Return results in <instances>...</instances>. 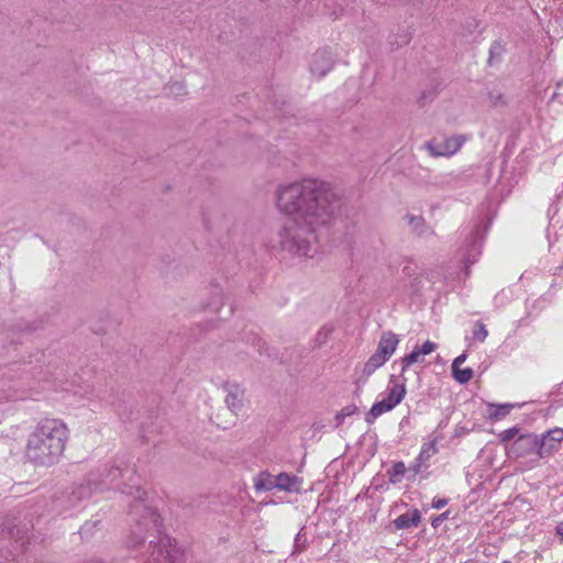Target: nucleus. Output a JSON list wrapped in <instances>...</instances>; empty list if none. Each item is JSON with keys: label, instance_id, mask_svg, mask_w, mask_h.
<instances>
[{"label": "nucleus", "instance_id": "1", "mask_svg": "<svg viewBox=\"0 0 563 563\" xmlns=\"http://www.w3.org/2000/svg\"><path fill=\"white\" fill-rule=\"evenodd\" d=\"M340 207V196L324 180L305 178L284 187V247L311 256L317 230L330 223Z\"/></svg>", "mask_w": 563, "mask_h": 563}, {"label": "nucleus", "instance_id": "2", "mask_svg": "<svg viewBox=\"0 0 563 563\" xmlns=\"http://www.w3.org/2000/svg\"><path fill=\"white\" fill-rule=\"evenodd\" d=\"M68 434V428L62 420H41L27 438L26 459L38 466L54 465L63 455Z\"/></svg>", "mask_w": 563, "mask_h": 563}, {"label": "nucleus", "instance_id": "3", "mask_svg": "<svg viewBox=\"0 0 563 563\" xmlns=\"http://www.w3.org/2000/svg\"><path fill=\"white\" fill-rule=\"evenodd\" d=\"M122 476L123 470L119 466L107 467L101 473H90L87 479V486L80 485L73 492V494L77 496L78 500L87 498L90 496L92 490L109 487Z\"/></svg>", "mask_w": 563, "mask_h": 563}, {"label": "nucleus", "instance_id": "4", "mask_svg": "<svg viewBox=\"0 0 563 563\" xmlns=\"http://www.w3.org/2000/svg\"><path fill=\"white\" fill-rule=\"evenodd\" d=\"M406 395V386L404 383L390 380L383 398L375 402L368 413L369 417L376 419L380 415L390 411L401 402Z\"/></svg>", "mask_w": 563, "mask_h": 563}, {"label": "nucleus", "instance_id": "5", "mask_svg": "<svg viewBox=\"0 0 563 563\" xmlns=\"http://www.w3.org/2000/svg\"><path fill=\"white\" fill-rule=\"evenodd\" d=\"M465 135H452L444 139H433L424 144V148L432 157L452 156L460 151L466 142Z\"/></svg>", "mask_w": 563, "mask_h": 563}, {"label": "nucleus", "instance_id": "6", "mask_svg": "<svg viewBox=\"0 0 563 563\" xmlns=\"http://www.w3.org/2000/svg\"><path fill=\"white\" fill-rule=\"evenodd\" d=\"M334 66V57L331 48L322 47L317 49L310 60V73L316 78H323Z\"/></svg>", "mask_w": 563, "mask_h": 563}, {"label": "nucleus", "instance_id": "7", "mask_svg": "<svg viewBox=\"0 0 563 563\" xmlns=\"http://www.w3.org/2000/svg\"><path fill=\"white\" fill-rule=\"evenodd\" d=\"M537 441L539 442V457L550 456L560 449L563 441V429H551L541 435H537Z\"/></svg>", "mask_w": 563, "mask_h": 563}, {"label": "nucleus", "instance_id": "8", "mask_svg": "<svg viewBox=\"0 0 563 563\" xmlns=\"http://www.w3.org/2000/svg\"><path fill=\"white\" fill-rule=\"evenodd\" d=\"M537 435L532 433L521 434L508 446L510 455L521 457L536 452L539 455Z\"/></svg>", "mask_w": 563, "mask_h": 563}, {"label": "nucleus", "instance_id": "9", "mask_svg": "<svg viewBox=\"0 0 563 563\" xmlns=\"http://www.w3.org/2000/svg\"><path fill=\"white\" fill-rule=\"evenodd\" d=\"M223 389L227 393L224 402L228 409L238 416L243 408L244 390L235 383H224Z\"/></svg>", "mask_w": 563, "mask_h": 563}, {"label": "nucleus", "instance_id": "10", "mask_svg": "<svg viewBox=\"0 0 563 563\" xmlns=\"http://www.w3.org/2000/svg\"><path fill=\"white\" fill-rule=\"evenodd\" d=\"M225 299L227 295L224 289L219 284H210L206 298L203 299V306L212 312H219L224 306Z\"/></svg>", "mask_w": 563, "mask_h": 563}, {"label": "nucleus", "instance_id": "11", "mask_svg": "<svg viewBox=\"0 0 563 563\" xmlns=\"http://www.w3.org/2000/svg\"><path fill=\"white\" fill-rule=\"evenodd\" d=\"M466 361V354H460L452 363V374L456 382L465 384L473 377V368L471 366H464Z\"/></svg>", "mask_w": 563, "mask_h": 563}, {"label": "nucleus", "instance_id": "12", "mask_svg": "<svg viewBox=\"0 0 563 563\" xmlns=\"http://www.w3.org/2000/svg\"><path fill=\"white\" fill-rule=\"evenodd\" d=\"M0 533L3 539H12L18 542L24 538L26 530L19 527L15 518H5L1 525Z\"/></svg>", "mask_w": 563, "mask_h": 563}, {"label": "nucleus", "instance_id": "13", "mask_svg": "<svg viewBox=\"0 0 563 563\" xmlns=\"http://www.w3.org/2000/svg\"><path fill=\"white\" fill-rule=\"evenodd\" d=\"M280 479L282 474L272 476L268 473H260L254 478V488L256 489V492H267L273 488H279L282 487Z\"/></svg>", "mask_w": 563, "mask_h": 563}, {"label": "nucleus", "instance_id": "14", "mask_svg": "<svg viewBox=\"0 0 563 563\" xmlns=\"http://www.w3.org/2000/svg\"><path fill=\"white\" fill-rule=\"evenodd\" d=\"M421 516L418 509H415L412 512H406L400 515L398 518L394 520V525L396 529H409L411 527H417L420 522Z\"/></svg>", "mask_w": 563, "mask_h": 563}, {"label": "nucleus", "instance_id": "15", "mask_svg": "<svg viewBox=\"0 0 563 563\" xmlns=\"http://www.w3.org/2000/svg\"><path fill=\"white\" fill-rule=\"evenodd\" d=\"M399 343L398 336L393 332H384L380 336L377 352H395Z\"/></svg>", "mask_w": 563, "mask_h": 563}, {"label": "nucleus", "instance_id": "16", "mask_svg": "<svg viewBox=\"0 0 563 563\" xmlns=\"http://www.w3.org/2000/svg\"><path fill=\"white\" fill-rule=\"evenodd\" d=\"M388 361L387 354H373L363 367L365 376L372 375L378 367Z\"/></svg>", "mask_w": 563, "mask_h": 563}, {"label": "nucleus", "instance_id": "17", "mask_svg": "<svg viewBox=\"0 0 563 563\" xmlns=\"http://www.w3.org/2000/svg\"><path fill=\"white\" fill-rule=\"evenodd\" d=\"M512 407H514V405H511V404H504V405L488 404L489 418L500 419L503 417H506L510 412Z\"/></svg>", "mask_w": 563, "mask_h": 563}, {"label": "nucleus", "instance_id": "18", "mask_svg": "<svg viewBox=\"0 0 563 563\" xmlns=\"http://www.w3.org/2000/svg\"><path fill=\"white\" fill-rule=\"evenodd\" d=\"M406 219L408 221V225L411 228L413 232L420 235L426 233L427 228L422 217L408 214Z\"/></svg>", "mask_w": 563, "mask_h": 563}, {"label": "nucleus", "instance_id": "19", "mask_svg": "<svg viewBox=\"0 0 563 563\" xmlns=\"http://www.w3.org/2000/svg\"><path fill=\"white\" fill-rule=\"evenodd\" d=\"M335 331V324L332 322L325 323L320 328L316 335V341L319 345L324 344L329 339H331L332 334Z\"/></svg>", "mask_w": 563, "mask_h": 563}, {"label": "nucleus", "instance_id": "20", "mask_svg": "<svg viewBox=\"0 0 563 563\" xmlns=\"http://www.w3.org/2000/svg\"><path fill=\"white\" fill-rule=\"evenodd\" d=\"M161 548L158 550V555L157 558L155 559L156 561H158L159 563L162 561H166V563L169 562V558H172V552L169 549H167V547H170L172 545V540L169 538H163L161 539Z\"/></svg>", "mask_w": 563, "mask_h": 563}, {"label": "nucleus", "instance_id": "21", "mask_svg": "<svg viewBox=\"0 0 563 563\" xmlns=\"http://www.w3.org/2000/svg\"><path fill=\"white\" fill-rule=\"evenodd\" d=\"M437 452H438V449H437L435 441L426 442V443H423V445L421 448V451H420V454H419V460L421 462L427 461L432 455H434Z\"/></svg>", "mask_w": 563, "mask_h": 563}, {"label": "nucleus", "instance_id": "22", "mask_svg": "<svg viewBox=\"0 0 563 563\" xmlns=\"http://www.w3.org/2000/svg\"><path fill=\"white\" fill-rule=\"evenodd\" d=\"M301 488L300 481L295 476H288L284 474V492H299Z\"/></svg>", "mask_w": 563, "mask_h": 563}, {"label": "nucleus", "instance_id": "23", "mask_svg": "<svg viewBox=\"0 0 563 563\" xmlns=\"http://www.w3.org/2000/svg\"><path fill=\"white\" fill-rule=\"evenodd\" d=\"M406 472V466L402 462H398L393 465V468L390 471V481L393 483L400 482L401 477L404 476Z\"/></svg>", "mask_w": 563, "mask_h": 563}, {"label": "nucleus", "instance_id": "24", "mask_svg": "<svg viewBox=\"0 0 563 563\" xmlns=\"http://www.w3.org/2000/svg\"><path fill=\"white\" fill-rule=\"evenodd\" d=\"M487 334L488 332L485 325L481 322H477L474 325L472 339L474 341L483 342L486 339Z\"/></svg>", "mask_w": 563, "mask_h": 563}, {"label": "nucleus", "instance_id": "25", "mask_svg": "<svg viewBox=\"0 0 563 563\" xmlns=\"http://www.w3.org/2000/svg\"><path fill=\"white\" fill-rule=\"evenodd\" d=\"M406 349H411V352H433L438 349V345L434 342L427 340L423 342L420 350L418 349V343H413L411 346L407 345Z\"/></svg>", "mask_w": 563, "mask_h": 563}, {"label": "nucleus", "instance_id": "26", "mask_svg": "<svg viewBox=\"0 0 563 563\" xmlns=\"http://www.w3.org/2000/svg\"><path fill=\"white\" fill-rule=\"evenodd\" d=\"M519 434V429L517 427H514V428H509L507 430H504L501 433H500V440L503 442H509L511 441L512 439H515L517 435Z\"/></svg>", "mask_w": 563, "mask_h": 563}, {"label": "nucleus", "instance_id": "27", "mask_svg": "<svg viewBox=\"0 0 563 563\" xmlns=\"http://www.w3.org/2000/svg\"><path fill=\"white\" fill-rule=\"evenodd\" d=\"M422 354H407L401 360V369L405 371L407 367L411 366L413 363L419 362V357Z\"/></svg>", "mask_w": 563, "mask_h": 563}, {"label": "nucleus", "instance_id": "28", "mask_svg": "<svg viewBox=\"0 0 563 563\" xmlns=\"http://www.w3.org/2000/svg\"><path fill=\"white\" fill-rule=\"evenodd\" d=\"M449 512H443L437 517H434L431 521L433 528H438L446 518Z\"/></svg>", "mask_w": 563, "mask_h": 563}, {"label": "nucleus", "instance_id": "29", "mask_svg": "<svg viewBox=\"0 0 563 563\" xmlns=\"http://www.w3.org/2000/svg\"><path fill=\"white\" fill-rule=\"evenodd\" d=\"M446 505H448V499H445V498H434L431 504L432 508H434V509H442Z\"/></svg>", "mask_w": 563, "mask_h": 563}, {"label": "nucleus", "instance_id": "30", "mask_svg": "<svg viewBox=\"0 0 563 563\" xmlns=\"http://www.w3.org/2000/svg\"><path fill=\"white\" fill-rule=\"evenodd\" d=\"M472 253H473V255H472V256H473L472 263H473V262H475V261H476V257H477V256L479 255V253H481V247H479V245H477V244H473V245H472Z\"/></svg>", "mask_w": 563, "mask_h": 563}, {"label": "nucleus", "instance_id": "31", "mask_svg": "<svg viewBox=\"0 0 563 563\" xmlns=\"http://www.w3.org/2000/svg\"><path fill=\"white\" fill-rule=\"evenodd\" d=\"M341 13V8L339 10H333L332 12L329 13V15L333 19H336Z\"/></svg>", "mask_w": 563, "mask_h": 563}, {"label": "nucleus", "instance_id": "32", "mask_svg": "<svg viewBox=\"0 0 563 563\" xmlns=\"http://www.w3.org/2000/svg\"><path fill=\"white\" fill-rule=\"evenodd\" d=\"M556 532H558V534L563 537V521L558 525Z\"/></svg>", "mask_w": 563, "mask_h": 563}]
</instances>
